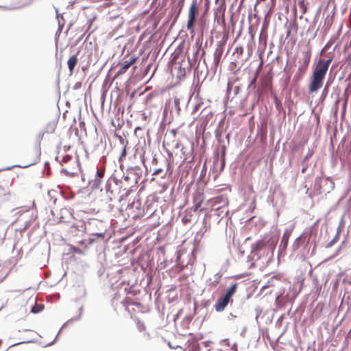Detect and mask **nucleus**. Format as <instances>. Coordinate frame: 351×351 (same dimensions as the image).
I'll return each mask as SVG.
<instances>
[{"mask_svg":"<svg viewBox=\"0 0 351 351\" xmlns=\"http://www.w3.org/2000/svg\"><path fill=\"white\" fill-rule=\"evenodd\" d=\"M331 61L332 59H319L318 60L313 71L312 76L308 86L309 93H315L322 88L324 83V80Z\"/></svg>","mask_w":351,"mask_h":351,"instance_id":"nucleus-1","label":"nucleus"},{"mask_svg":"<svg viewBox=\"0 0 351 351\" xmlns=\"http://www.w3.org/2000/svg\"><path fill=\"white\" fill-rule=\"evenodd\" d=\"M198 15V4L197 0H193L192 3L189 8L188 14V22L186 27L191 32H193V27L196 22V17Z\"/></svg>","mask_w":351,"mask_h":351,"instance_id":"nucleus-2","label":"nucleus"},{"mask_svg":"<svg viewBox=\"0 0 351 351\" xmlns=\"http://www.w3.org/2000/svg\"><path fill=\"white\" fill-rule=\"evenodd\" d=\"M311 48L308 47L306 50L302 51V58L299 60L298 72L303 75L306 71L311 58Z\"/></svg>","mask_w":351,"mask_h":351,"instance_id":"nucleus-3","label":"nucleus"},{"mask_svg":"<svg viewBox=\"0 0 351 351\" xmlns=\"http://www.w3.org/2000/svg\"><path fill=\"white\" fill-rule=\"evenodd\" d=\"M204 201V193L200 191L195 193L193 195V206H192L191 208L186 210V213H190L191 210H193V212H196L200 208Z\"/></svg>","mask_w":351,"mask_h":351,"instance_id":"nucleus-4","label":"nucleus"},{"mask_svg":"<svg viewBox=\"0 0 351 351\" xmlns=\"http://www.w3.org/2000/svg\"><path fill=\"white\" fill-rule=\"evenodd\" d=\"M136 61V58L132 56L129 60L125 61L120 69L117 72L114 77H117L119 75L124 74L127 70Z\"/></svg>","mask_w":351,"mask_h":351,"instance_id":"nucleus-5","label":"nucleus"},{"mask_svg":"<svg viewBox=\"0 0 351 351\" xmlns=\"http://www.w3.org/2000/svg\"><path fill=\"white\" fill-rule=\"evenodd\" d=\"M230 301L231 300L225 295L221 297L215 304V310L217 312L223 311Z\"/></svg>","mask_w":351,"mask_h":351,"instance_id":"nucleus-6","label":"nucleus"},{"mask_svg":"<svg viewBox=\"0 0 351 351\" xmlns=\"http://www.w3.org/2000/svg\"><path fill=\"white\" fill-rule=\"evenodd\" d=\"M292 230L289 229L285 230L283 233L281 243L280 245V247L282 250H285L287 247L289 239L291 235Z\"/></svg>","mask_w":351,"mask_h":351,"instance_id":"nucleus-7","label":"nucleus"},{"mask_svg":"<svg viewBox=\"0 0 351 351\" xmlns=\"http://www.w3.org/2000/svg\"><path fill=\"white\" fill-rule=\"evenodd\" d=\"M104 169L97 170V176L95 179L93 181L92 188L98 189L99 187L101 182V178L104 177Z\"/></svg>","mask_w":351,"mask_h":351,"instance_id":"nucleus-8","label":"nucleus"},{"mask_svg":"<svg viewBox=\"0 0 351 351\" xmlns=\"http://www.w3.org/2000/svg\"><path fill=\"white\" fill-rule=\"evenodd\" d=\"M56 128V123L54 121L48 123L43 132L40 134V138H43L45 133L52 134L55 132Z\"/></svg>","mask_w":351,"mask_h":351,"instance_id":"nucleus-9","label":"nucleus"},{"mask_svg":"<svg viewBox=\"0 0 351 351\" xmlns=\"http://www.w3.org/2000/svg\"><path fill=\"white\" fill-rule=\"evenodd\" d=\"M78 59L76 55L72 56L68 60L67 64L69 66V69L70 73L72 74L73 73V70L76 64H77Z\"/></svg>","mask_w":351,"mask_h":351,"instance_id":"nucleus-10","label":"nucleus"},{"mask_svg":"<svg viewBox=\"0 0 351 351\" xmlns=\"http://www.w3.org/2000/svg\"><path fill=\"white\" fill-rule=\"evenodd\" d=\"M238 285L237 283L233 284L231 285L226 291L225 293V296H226L228 298H229L231 300L232 297L235 293L237 289Z\"/></svg>","mask_w":351,"mask_h":351,"instance_id":"nucleus-11","label":"nucleus"},{"mask_svg":"<svg viewBox=\"0 0 351 351\" xmlns=\"http://www.w3.org/2000/svg\"><path fill=\"white\" fill-rule=\"evenodd\" d=\"M222 53L223 49L221 48H217L214 53V62L216 66H217L220 62Z\"/></svg>","mask_w":351,"mask_h":351,"instance_id":"nucleus-12","label":"nucleus"},{"mask_svg":"<svg viewBox=\"0 0 351 351\" xmlns=\"http://www.w3.org/2000/svg\"><path fill=\"white\" fill-rule=\"evenodd\" d=\"M265 245V243L263 240H259L256 241L254 245V249L255 250H261Z\"/></svg>","mask_w":351,"mask_h":351,"instance_id":"nucleus-13","label":"nucleus"},{"mask_svg":"<svg viewBox=\"0 0 351 351\" xmlns=\"http://www.w3.org/2000/svg\"><path fill=\"white\" fill-rule=\"evenodd\" d=\"M302 236L301 235L295 239V241L292 245V247H293V250H297L300 247V245H301L300 241L302 239Z\"/></svg>","mask_w":351,"mask_h":351,"instance_id":"nucleus-14","label":"nucleus"},{"mask_svg":"<svg viewBox=\"0 0 351 351\" xmlns=\"http://www.w3.org/2000/svg\"><path fill=\"white\" fill-rule=\"evenodd\" d=\"M124 303L127 306H130V305H136V306H141L140 303L136 302H133L132 300V299L130 298H126L125 299V300H124Z\"/></svg>","mask_w":351,"mask_h":351,"instance_id":"nucleus-15","label":"nucleus"},{"mask_svg":"<svg viewBox=\"0 0 351 351\" xmlns=\"http://www.w3.org/2000/svg\"><path fill=\"white\" fill-rule=\"evenodd\" d=\"M339 234H337L335 235V237L332 239V241H330L327 245H326V247L327 248H329V247H331L335 243L337 242V241L339 240Z\"/></svg>","mask_w":351,"mask_h":351,"instance_id":"nucleus-16","label":"nucleus"},{"mask_svg":"<svg viewBox=\"0 0 351 351\" xmlns=\"http://www.w3.org/2000/svg\"><path fill=\"white\" fill-rule=\"evenodd\" d=\"M191 215H190L189 216L186 215H184L182 218V221L184 224H187L188 223H189L191 221Z\"/></svg>","mask_w":351,"mask_h":351,"instance_id":"nucleus-17","label":"nucleus"},{"mask_svg":"<svg viewBox=\"0 0 351 351\" xmlns=\"http://www.w3.org/2000/svg\"><path fill=\"white\" fill-rule=\"evenodd\" d=\"M347 102H348V97L346 98L343 105V109H342L343 115H344L346 114Z\"/></svg>","mask_w":351,"mask_h":351,"instance_id":"nucleus-18","label":"nucleus"},{"mask_svg":"<svg viewBox=\"0 0 351 351\" xmlns=\"http://www.w3.org/2000/svg\"><path fill=\"white\" fill-rule=\"evenodd\" d=\"M243 51V49L242 47H237L235 49V52L241 54Z\"/></svg>","mask_w":351,"mask_h":351,"instance_id":"nucleus-19","label":"nucleus"},{"mask_svg":"<svg viewBox=\"0 0 351 351\" xmlns=\"http://www.w3.org/2000/svg\"><path fill=\"white\" fill-rule=\"evenodd\" d=\"M94 235L97 236L98 238L104 239L105 232L96 233Z\"/></svg>","mask_w":351,"mask_h":351,"instance_id":"nucleus-20","label":"nucleus"},{"mask_svg":"<svg viewBox=\"0 0 351 351\" xmlns=\"http://www.w3.org/2000/svg\"><path fill=\"white\" fill-rule=\"evenodd\" d=\"M184 0H180L179 2H178V4L180 5V10H179V12H180L184 6Z\"/></svg>","mask_w":351,"mask_h":351,"instance_id":"nucleus-21","label":"nucleus"},{"mask_svg":"<svg viewBox=\"0 0 351 351\" xmlns=\"http://www.w3.org/2000/svg\"><path fill=\"white\" fill-rule=\"evenodd\" d=\"M162 171V169H157L154 171L153 175H158V174L160 173Z\"/></svg>","mask_w":351,"mask_h":351,"instance_id":"nucleus-22","label":"nucleus"},{"mask_svg":"<svg viewBox=\"0 0 351 351\" xmlns=\"http://www.w3.org/2000/svg\"><path fill=\"white\" fill-rule=\"evenodd\" d=\"M70 158L71 157L69 156H68V155L65 156L63 157L62 161L66 162H67L70 159Z\"/></svg>","mask_w":351,"mask_h":351,"instance_id":"nucleus-23","label":"nucleus"},{"mask_svg":"<svg viewBox=\"0 0 351 351\" xmlns=\"http://www.w3.org/2000/svg\"><path fill=\"white\" fill-rule=\"evenodd\" d=\"M327 91H328V86L326 85V86H325V88H324V90H323L322 94H323L324 95H326L327 94Z\"/></svg>","mask_w":351,"mask_h":351,"instance_id":"nucleus-24","label":"nucleus"},{"mask_svg":"<svg viewBox=\"0 0 351 351\" xmlns=\"http://www.w3.org/2000/svg\"><path fill=\"white\" fill-rule=\"evenodd\" d=\"M226 0H215V3H217L219 1H221L222 4L225 3Z\"/></svg>","mask_w":351,"mask_h":351,"instance_id":"nucleus-25","label":"nucleus"},{"mask_svg":"<svg viewBox=\"0 0 351 351\" xmlns=\"http://www.w3.org/2000/svg\"><path fill=\"white\" fill-rule=\"evenodd\" d=\"M32 311L33 313H37V312H38V311H39V310H36V306H34V307L32 308Z\"/></svg>","mask_w":351,"mask_h":351,"instance_id":"nucleus-26","label":"nucleus"},{"mask_svg":"<svg viewBox=\"0 0 351 351\" xmlns=\"http://www.w3.org/2000/svg\"><path fill=\"white\" fill-rule=\"evenodd\" d=\"M174 102H175V104H176V106H178V105H179V103H180V102H179V100H178V99H175Z\"/></svg>","mask_w":351,"mask_h":351,"instance_id":"nucleus-27","label":"nucleus"},{"mask_svg":"<svg viewBox=\"0 0 351 351\" xmlns=\"http://www.w3.org/2000/svg\"><path fill=\"white\" fill-rule=\"evenodd\" d=\"M141 330H145V325L143 324H141Z\"/></svg>","mask_w":351,"mask_h":351,"instance_id":"nucleus-28","label":"nucleus"},{"mask_svg":"<svg viewBox=\"0 0 351 351\" xmlns=\"http://www.w3.org/2000/svg\"><path fill=\"white\" fill-rule=\"evenodd\" d=\"M204 171H206V163H204V167H203V169H202V173Z\"/></svg>","mask_w":351,"mask_h":351,"instance_id":"nucleus-29","label":"nucleus"},{"mask_svg":"<svg viewBox=\"0 0 351 351\" xmlns=\"http://www.w3.org/2000/svg\"><path fill=\"white\" fill-rule=\"evenodd\" d=\"M125 154H126V152H125V149H123V152H122V154H121V155H122V156H125Z\"/></svg>","mask_w":351,"mask_h":351,"instance_id":"nucleus-30","label":"nucleus"},{"mask_svg":"<svg viewBox=\"0 0 351 351\" xmlns=\"http://www.w3.org/2000/svg\"><path fill=\"white\" fill-rule=\"evenodd\" d=\"M186 278V276H180V279H181V278H183V279H184V278Z\"/></svg>","mask_w":351,"mask_h":351,"instance_id":"nucleus-31","label":"nucleus"}]
</instances>
